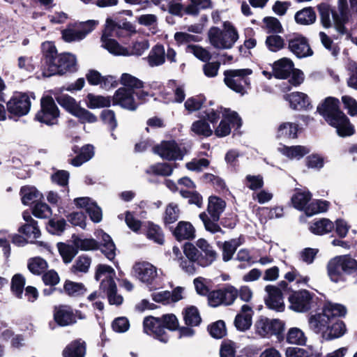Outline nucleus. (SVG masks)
I'll return each mask as SVG.
<instances>
[{"label":"nucleus","instance_id":"50","mask_svg":"<svg viewBox=\"0 0 357 357\" xmlns=\"http://www.w3.org/2000/svg\"><path fill=\"white\" fill-rule=\"evenodd\" d=\"M180 210L175 203H169L165 208L163 217V222L165 225H170L178 220L179 218Z\"/></svg>","mask_w":357,"mask_h":357},{"label":"nucleus","instance_id":"64","mask_svg":"<svg viewBox=\"0 0 357 357\" xmlns=\"http://www.w3.org/2000/svg\"><path fill=\"white\" fill-rule=\"evenodd\" d=\"M342 101L344 109L348 110V114L351 116H357V101L352 97L349 96H343Z\"/></svg>","mask_w":357,"mask_h":357},{"label":"nucleus","instance_id":"13","mask_svg":"<svg viewBox=\"0 0 357 357\" xmlns=\"http://www.w3.org/2000/svg\"><path fill=\"white\" fill-rule=\"evenodd\" d=\"M314 294L307 289L291 291L289 297L290 307L295 312H305L310 310Z\"/></svg>","mask_w":357,"mask_h":357},{"label":"nucleus","instance_id":"39","mask_svg":"<svg viewBox=\"0 0 357 357\" xmlns=\"http://www.w3.org/2000/svg\"><path fill=\"white\" fill-rule=\"evenodd\" d=\"M294 18L297 24H311L316 20V13L312 8L307 7L296 12Z\"/></svg>","mask_w":357,"mask_h":357},{"label":"nucleus","instance_id":"62","mask_svg":"<svg viewBox=\"0 0 357 357\" xmlns=\"http://www.w3.org/2000/svg\"><path fill=\"white\" fill-rule=\"evenodd\" d=\"M42 280L45 285L52 287L59 283L60 277L54 269H51L43 273Z\"/></svg>","mask_w":357,"mask_h":357},{"label":"nucleus","instance_id":"26","mask_svg":"<svg viewBox=\"0 0 357 357\" xmlns=\"http://www.w3.org/2000/svg\"><path fill=\"white\" fill-rule=\"evenodd\" d=\"M225 207L226 202L220 197L211 195L208 197L207 211L213 220H220V215L225 211Z\"/></svg>","mask_w":357,"mask_h":357},{"label":"nucleus","instance_id":"45","mask_svg":"<svg viewBox=\"0 0 357 357\" xmlns=\"http://www.w3.org/2000/svg\"><path fill=\"white\" fill-rule=\"evenodd\" d=\"M29 271L36 275H41L48 267L46 260L40 257L31 258L27 264Z\"/></svg>","mask_w":357,"mask_h":357},{"label":"nucleus","instance_id":"28","mask_svg":"<svg viewBox=\"0 0 357 357\" xmlns=\"http://www.w3.org/2000/svg\"><path fill=\"white\" fill-rule=\"evenodd\" d=\"M58 291L60 294H65L70 297H80L86 294L87 289L82 282L66 280L64 282L63 289H59Z\"/></svg>","mask_w":357,"mask_h":357},{"label":"nucleus","instance_id":"29","mask_svg":"<svg viewBox=\"0 0 357 357\" xmlns=\"http://www.w3.org/2000/svg\"><path fill=\"white\" fill-rule=\"evenodd\" d=\"M86 345L85 342L75 340L68 344L63 350V357H84Z\"/></svg>","mask_w":357,"mask_h":357},{"label":"nucleus","instance_id":"2","mask_svg":"<svg viewBox=\"0 0 357 357\" xmlns=\"http://www.w3.org/2000/svg\"><path fill=\"white\" fill-rule=\"evenodd\" d=\"M42 48V63L45 67L43 72L44 77L63 75L66 72L76 70V59L74 55L70 53L59 55L55 45L50 42L43 43Z\"/></svg>","mask_w":357,"mask_h":357},{"label":"nucleus","instance_id":"30","mask_svg":"<svg viewBox=\"0 0 357 357\" xmlns=\"http://www.w3.org/2000/svg\"><path fill=\"white\" fill-rule=\"evenodd\" d=\"M112 101V98L110 96L95 95L92 93H89L86 96V105L91 109L109 107L111 105Z\"/></svg>","mask_w":357,"mask_h":357},{"label":"nucleus","instance_id":"18","mask_svg":"<svg viewBox=\"0 0 357 357\" xmlns=\"http://www.w3.org/2000/svg\"><path fill=\"white\" fill-rule=\"evenodd\" d=\"M132 269L135 276L147 284H151L158 275L156 268L147 261L136 262Z\"/></svg>","mask_w":357,"mask_h":357},{"label":"nucleus","instance_id":"43","mask_svg":"<svg viewBox=\"0 0 357 357\" xmlns=\"http://www.w3.org/2000/svg\"><path fill=\"white\" fill-rule=\"evenodd\" d=\"M91 264V258L86 255H82L77 258L70 271L75 275L77 274L78 272L86 273L89 271Z\"/></svg>","mask_w":357,"mask_h":357},{"label":"nucleus","instance_id":"53","mask_svg":"<svg viewBox=\"0 0 357 357\" xmlns=\"http://www.w3.org/2000/svg\"><path fill=\"white\" fill-rule=\"evenodd\" d=\"M206 100V97L203 94L190 97L185 102V108L189 112L198 111L201 109Z\"/></svg>","mask_w":357,"mask_h":357},{"label":"nucleus","instance_id":"1","mask_svg":"<svg viewBox=\"0 0 357 357\" xmlns=\"http://www.w3.org/2000/svg\"><path fill=\"white\" fill-rule=\"evenodd\" d=\"M346 314L344 305L326 301L323 303L321 312L310 317V328L316 333L321 332L323 338L326 341L341 337L346 333L347 327L339 318L344 317Z\"/></svg>","mask_w":357,"mask_h":357},{"label":"nucleus","instance_id":"61","mask_svg":"<svg viewBox=\"0 0 357 357\" xmlns=\"http://www.w3.org/2000/svg\"><path fill=\"white\" fill-rule=\"evenodd\" d=\"M47 212L51 213L50 207L46 203L40 201L36 202L32 208V214L38 218H46L47 217Z\"/></svg>","mask_w":357,"mask_h":357},{"label":"nucleus","instance_id":"6","mask_svg":"<svg viewBox=\"0 0 357 357\" xmlns=\"http://www.w3.org/2000/svg\"><path fill=\"white\" fill-rule=\"evenodd\" d=\"M224 31L217 26H212L208 32L211 45L217 49H231L238 39L236 29L229 21L223 23Z\"/></svg>","mask_w":357,"mask_h":357},{"label":"nucleus","instance_id":"31","mask_svg":"<svg viewBox=\"0 0 357 357\" xmlns=\"http://www.w3.org/2000/svg\"><path fill=\"white\" fill-rule=\"evenodd\" d=\"M298 125L295 123L284 122L280 124L277 129V139H296L298 137Z\"/></svg>","mask_w":357,"mask_h":357},{"label":"nucleus","instance_id":"7","mask_svg":"<svg viewBox=\"0 0 357 357\" xmlns=\"http://www.w3.org/2000/svg\"><path fill=\"white\" fill-rule=\"evenodd\" d=\"M356 259L349 255L336 256L327 264V273L331 280L337 283L346 280V275L354 274Z\"/></svg>","mask_w":357,"mask_h":357},{"label":"nucleus","instance_id":"9","mask_svg":"<svg viewBox=\"0 0 357 357\" xmlns=\"http://www.w3.org/2000/svg\"><path fill=\"white\" fill-rule=\"evenodd\" d=\"M257 333L264 337L275 336L279 342L284 340L285 323L279 319L261 316L255 323Z\"/></svg>","mask_w":357,"mask_h":357},{"label":"nucleus","instance_id":"10","mask_svg":"<svg viewBox=\"0 0 357 357\" xmlns=\"http://www.w3.org/2000/svg\"><path fill=\"white\" fill-rule=\"evenodd\" d=\"M31 106L28 93L15 91L6 102V110L10 115L20 118L26 115Z\"/></svg>","mask_w":357,"mask_h":357},{"label":"nucleus","instance_id":"19","mask_svg":"<svg viewBox=\"0 0 357 357\" xmlns=\"http://www.w3.org/2000/svg\"><path fill=\"white\" fill-rule=\"evenodd\" d=\"M284 99L289 102V107L294 110L309 111L312 109L309 96L303 92L295 91L284 95Z\"/></svg>","mask_w":357,"mask_h":357},{"label":"nucleus","instance_id":"15","mask_svg":"<svg viewBox=\"0 0 357 357\" xmlns=\"http://www.w3.org/2000/svg\"><path fill=\"white\" fill-rule=\"evenodd\" d=\"M317 111L329 123L343 113L340 109V100L335 97L326 98L318 106Z\"/></svg>","mask_w":357,"mask_h":357},{"label":"nucleus","instance_id":"40","mask_svg":"<svg viewBox=\"0 0 357 357\" xmlns=\"http://www.w3.org/2000/svg\"><path fill=\"white\" fill-rule=\"evenodd\" d=\"M101 42L102 46L114 55H129L128 50L121 45L115 39L109 38Z\"/></svg>","mask_w":357,"mask_h":357},{"label":"nucleus","instance_id":"57","mask_svg":"<svg viewBox=\"0 0 357 357\" xmlns=\"http://www.w3.org/2000/svg\"><path fill=\"white\" fill-rule=\"evenodd\" d=\"M222 300L224 305H230L234 303L236 298L238 297V290L231 284H225L222 288Z\"/></svg>","mask_w":357,"mask_h":357},{"label":"nucleus","instance_id":"49","mask_svg":"<svg viewBox=\"0 0 357 357\" xmlns=\"http://www.w3.org/2000/svg\"><path fill=\"white\" fill-rule=\"evenodd\" d=\"M207 330L210 335L215 339H221L227 335L226 325L222 320H218L209 324Z\"/></svg>","mask_w":357,"mask_h":357},{"label":"nucleus","instance_id":"48","mask_svg":"<svg viewBox=\"0 0 357 357\" xmlns=\"http://www.w3.org/2000/svg\"><path fill=\"white\" fill-rule=\"evenodd\" d=\"M76 23L69 24L68 27L61 31V37L65 42L72 43L77 40H81L86 37V33L79 31H75L70 29V26H75Z\"/></svg>","mask_w":357,"mask_h":357},{"label":"nucleus","instance_id":"16","mask_svg":"<svg viewBox=\"0 0 357 357\" xmlns=\"http://www.w3.org/2000/svg\"><path fill=\"white\" fill-rule=\"evenodd\" d=\"M196 245L199 248V255L197 258V264L199 266L207 267L216 260L218 255L206 239L199 238L196 241Z\"/></svg>","mask_w":357,"mask_h":357},{"label":"nucleus","instance_id":"54","mask_svg":"<svg viewBox=\"0 0 357 357\" xmlns=\"http://www.w3.org/2000/svg\"><path fill=\"white\" fill-rule=\"evenodd\" d=\"M202 179L206 183H212L213 188L217 192H223L227 188L225 181L220 176H215L213 174L205 173L202 176Z\"/></svg>","mask_w":357,"mask_h":357},{"label":"nucleus","instance_id":"23","mask_svg":"<svg viewBox=\"0 0 357 357\" xmlns=\"http://www.w3.org/2000/svg\"><path fill=\"white\" fill-rule=\"evenodd\" d=\"M294 66V62L290 59L283 57L273 63L272 66L273 75L276 79H287L290 77Z\"/></svg>","mask_w":357,"mask_h":357},{"label":"nucleus","instance_id":"11","mask_svg":"<svg viewBox=\"0 0 357 357\" xmlns=\"http://www.w3.org/2000/svg\"><path fill=\"white\" fill-rule=\"evenodd\" d=\"M288 49L297 58L302 59L313 55L308 40L301 33H294L287 38Z\"/></svg>","mask_w":357,"mask_h":357},{"label":"nucleus","instance_id":"55","mask_svg":"<svg viewBox=\"0 0 357 357\" xmlns=\"http://www.w3.org/2000/svg\"><path fill=\"white\" fill-rule=\"evenodd\" d=\"M263 22L265 24L268 33L278 34L284 31L280 22L275 17H265L263 19Z\"/></svg>","mask_w":357,"mask_h":357},{"label":"nucleus","instance_id":"60","mask_svg":"<svg viewBox=\"0 0 357 357\" xmlns=\"http://www.w3.org/2000/svg\"><path fill=\"white\" fill-rule=\"evenodd\" d=\"M18 232L23 234L27 238H30L31 234L34 239H37L40 236V231L38 225H35L33 224H24L19 227Z\"/></svg>","mask_w":357,"mask_h":357},{"label":"nucleus","instance_id":"32","mask_svg":"<svg viewBox=\"0 0 357 357\" xmlns=\"http://www.w3.org/2000/svg\"><path fill=\"white\" fill-rule=\"evenodd\" d=\"M147 61L150 66H158L165 62V51L164 45L157 43L154 45L147 56Z\"/></svg>","mask_w":357,"mask_h":357},{"label":"nucleus","instance_id":"59","mask_svg":"<svg viewBox=\"0 0 357 357\" xmlns=\"http://www.w3.org/2000/svg\"><path fill=\"white\" fill-rule=\"evenodd\" d=\"M187 51L192 53L195 56L203 62H207L211 58L210 52L199 45H188Z\"/></svg>","mask_w":357,"mask_h":357},{"label":"nucleus","instance_id":"8","mask_svg":"<svg viewBox=\"0 0 357 357\" xmlns=\"http://www.w3.org/2000/svg\"><path fill=\"white\" fill-rule=\"evenodd\" d=\"M61 111L50 95H43L40 100V109L35 114L33 120L47 126H58Z\"/></svg>","mask_w":357,"mask_h":357},{"label":"nucleus","instance_id":"3","mask_svg":"<svg viewBox=\"0 0 357 357\" xmlns=\"http://www.w3.org/2000/svg\"><path fill=\"white\" fill-rule=\"evenodd\" d=\"M179 328V321L174 314H164L160 317L148 316L143 320V331L146 335L166 344L169 335L165 329L176 331Z\"/></svg>","mask_w":357,"mask_h":357},{"label":"nucleus","instance_id":"12","mask_svg":"<svg viewBox=\"0 0 357 357\" xmlns=\"http://www.w3.org/2000/svg\"><path fill=\"white\" fill-rule=\"evenodd\" d=\"M153 152L169 161L182 160L184 154L175 140H162L153 148Z\"/></svg>","mask_w":357,"mask_h":357},{"label":"nucleus","instance_id":"35","mask_svg":"<svg viewBox=\"0 0 357 357\" xmlns=\"http://www.w3.org/2000/svg\"><path fill=\"white\" fill-rule=\"evenodd\" d=\"M73 243L77 248V250L84 251L100 250V244L93 238H81L78 235L73 234L72 235Z\"/></svg>","mask_w":357,"mask_h":357},{"label":"nucleus","instance_id":"52","mask_svg":"<svg viewBox=\"0 0 357 357\" xmlns=\"http://www.w3.org/2000/svg\"><path fill=\"white\" fill-rule=\"evenodd\" d=\"M286 340L289 344L305 345L306 342V337L304 333L298 328H291L289 330Z\"/></svg>","mask_w":357,"mask_h":357},{"label":"nucleus","instance_id":"58","mask_svg":"<svg viewBox=\"0 0 357 357\" xmlns=\"http://www.w3.org/2000/svg\"><path fill=\"white\" fill-rule=\"evenodd\" d=\"M234 324L238 331H245L251 326L252 316L251 314L238 313L235 317Z\"/></svg>","mask_w":357,"mask_h":357},{"label":"nucleus","instance_id":"47","mask_svg":"<svg viewBox=\"0 0 357 357\" xmlns=\"http://www.w3.org/2000/svg\"><path fill=\"white\" fill-rule=\"evenodd\" d=\"M191 130L197 135L208 137L213 135V130L205 119L195 121L192 123Z\"/></svg>","mask_w":357,"mask_h":357},{"label":"nucleus","instance_id":"27","mask_svg":"<svg viewBox=\"0 0 357 357\" xmlns=\"http://www.w3.org/2000/svg\"><path fill=\"white\" fill-rule=\"evenodd\" d=\"M312 193L310 191H302L301 189H296L295 192L291 197L292 206L298 211H303L305 213L307 207L312 199Z\"/></svg>","mask_w":357,"mask_h":357},{"label":"nucleus","instance_id":"37","mask_svg":"<svg viewBox=\"0 0 357 357\" xmlns=\"http://www.w3.org/2000/svg\"><path fill=\"white\" fill-rule=\"evenodd\" d=\"M102 243H100V246H102V248H100V250L101 252L109 261H113L116 256V253H115L116 245H115L114 241H112L111 236L108 234L104 232L103 231H102Z\"/></svg>","mask_w":357,"mask_h":357},{"label":"nucleus","instance_id":"42","mask_svg":"<svg viewBox=\"0 0 357 357\" xmlns=\"http://www.w3.org/2000/svg\"><path fill=\"white\" fill-rule=\"evenodd\" d=\"M330 202L327 200L316 199L308 204L305 215L307 217L326 212L328 210Z\"/></svg>","mask_w":357,"mask_h":357},{"label":"nucleus","instance_id":"14","mask_svg":"<svg viewBox=\"0 0 357 357\" xmlns=\"http://www.w3.org/2000/svg\"><path fill=\"white\" fill-rule=\"evenodd\" d=\"M225 112L223 114L222 119L215 130V135L218 137L229 135L231 132V126L236 127V129L242 126V119L236 112L226 109Z\"/></svg>","mask_w":357,"mask_h":357},{"label":"nucleus","instance_id":"24","mask_svg":"<svg viewBox=\"0 0 357 357\" xmlns=\"http://www.w3.org/2000/svg\"><path fill=\"white\" fill-rule=\"evenodd\" d=\"M140 234L145 235L149 240L158 245H162L165 243V236L162 229L159 225L153 222H144L142 231H141Z\"/></svg>","mask_w":357,"mask_h":357},{"label":"nucleus","instance_id":"44","mask_svg":"<svg viewBox=\"0 0 357 357\" xmlns=\"http://www.w3.org/2000/svg\"><path fill=\"white\" fill-rule=\"evenodd\" d=\"M174 167L167 162H158L150 166L149 169L146 170L147 174L169 176L172 175Z\"/></svg>","mask_w":357,"mask_h":357},{"label":"nucleus","instance_id":"25","mask_svg":"<svg viewBox=\"0 0 357 357\" xmlns=\"http://www.w3.org/2000/svg\"><path fill=\"white\" fill-rule=\"evenodd\" d=\"M172 234L178 241H191L195 238V229L190 222L180 221L173 230Z\"/></svg>","mask_w":357,"mask_h":357},{"label":"nucleus","instance_id":"20","mask_svg":"<svg viewBox=\"0 0 357 357\" xmlns=\"http://www.w3.org/2000/svg\"><path fill=\"white\" fill-rule=\"evenodd\" d=\"M265 290L268 293V297L264 300L267 307L277 312H283L284 310V304L280 289L268 284L266 286Z\"/></svg>","mask_w":357,"mask_h":357},{"label":"nucleus","instance_id":"17","mask_svg":"<svg viewBox=\"0 0 357 357\" xmlns=\"http://www.w3.org/2000/svg\"><path fill=\"white\" fill-rule=\"evenodd\" d=\"M53 317L56 324L61 327L71 326L77 323V320L74 317L73 309L68 305L54 306Z\"/></svg>","mask_w":357,"mask_h":357},{"label":"nucleus","instance_id":"5","mask_svg":"<svg viewBox=\"0 0 357 357\" xmlns=\"http://www.w3.org/2000/svg\"><path fill=\"white\" fill-rule=\"evenodd\" d=\"M64 88L50 90L56 102L66 112L77 118L81 123H93L98 121L97 116L86 109L82 107L75 98L68 94L63 93Z\"/></svg>","mask_w":357,"mask_h":357},{"label":"nucleus","instance_id":"38","mask_svg":"<svg viewBox=\"0 0 357 357\" xmlns=\"http://www.w3.org/2000/svg\"><path fill=\"white\" fill-rule=\"evenodd\" d=\"M59 252L62 257L64 264H69L78 253L75 245H68L65 243L59 242L56 245Z\"/></svg>","mask_w":357,"mask_h":357},{"label":"nucleus","instance_id":"21","mask_svg":"<svg viewBox=\"0 0 357 357\" xmlns=\"http://www.w3.org/2000/svg\"><path fill=\"white\" fill-rule=\"evenodd\" d=\"M100 289L107 293L110 305H120L123 301L121 295L117 294V287L112 276H108L100 284Z\"/></svg>","mask_w":357,"mask_h":357},{"label":"nucleus","instance_id":"41","mask_svg":"<svg viewBox=\"0 0 357 357\" xmlns=\"http://www.w3.org/2000/svg\"><path fill=\"white\" fill-rule=\"evenodd\" d=\"M25 284V278L22 274L16 273L13 276L10 283V291L16 298L19 299L22 298Z\"/></svg>","mask_w":357,"mask_h":357},{"label":"nucleus","instance_id":"22","mask_svg":"<svg viewBox=\"0 0 357 357\" xmlns=\"http://www.w3.org/2000/svg\"><path fill=\"white\" fill-rule=\"evenodd\" d=\"M328 124L336 128L337 135L341 137H350L356 132L354 126L344 112Z\"/></svg>","mask_w":357,"mask_h":357},{"label":"nucleus","instance_id":"33","mask_svg":"<svg viewBox=\"0 0 357 357\" xmlns=\"http://www.w3.org/2000/svg\"><path fill=\"white\" fill-rule=\"evenodd\" d=\"M20 193L22 196V202L24 205H29L31 203L35 204L43 197V194L34 186H22Z\"/></svg>","mask_w":357,"mask_h":357},{"label":"nucleus","instance_id":"36","mask_svg":"<svg viewBox=\"0 0 357 357\" xmlns=\"http://www.w3.org/2000/svg\"><path fill=\"white\" fill-rule=\"evenodd\" d=\"M183 314L184 322L188 326H197L202 321L199 310L194 305L185 307L183 311Z\"/></svg>","mask_w":357,"mask_h":357},{"label":"nucleus","instance_id":"63","mask_svg":"<svg viewBox=\"0 0 357 357\" xmlns=\"http://www.w3.org/2000/svg\"><path fill=\"white\" fill-rule=\"evenodd\" d=\"M112 328L116 333H125L130 328L129 320L125 317H117L112 321Z\"/></svg>","mask_w":357,"mask_h":357},{"label":"nucleus","instance_id":"34","mask_svg":"<svg viewBox=\"0 0 357 357\" xmlns=\"http://www.w3.org/2000/svg\"><path fill=\"white\" fill-rule=\"evenodd\" d=\"M334 223L328 218H321L314 221L310 226V231L318 236L329 234L334 229Z\"/></svg>","mask_w":357,"mask_h":357},{"label":"nucleus","instance_id":"46","mask_svg":"<svg viewBox=\"0 0 357 357\" xmlns=\"http://www.w3.org/2000/svg\"><path fill=\"white\" fill-rule=\"evenodd\" d=\"M310 152V149L305 146L296 145L287 146H284L282 153L290 159L296 158L298 160L302 158Z\"/></svg>","mask_w":357,"mask_h":357},{"label":"nucleus","instance_id":"51","mask_svg":"<svg viewBox=\"0 0 357 357\" xmlns=\"http://www.w3.org/2000/svg\"><path fill=\"white\" fill-rule=\"evenodd\" d=\"M265 44L268 50L273 52H277L285 47L284 40L278 34L267 36Z\"/></svg>","mask_w":357,"mask_h":357},{"label":"nucleus","instance_id":"4","mask_svg":"<svg viewBox=\"0 0 357 357\" xmlns=\"http://www.w3.org/2000/svg\"><path fill=\"white\" fill-rule=\"evenodd\" d=\"M119 82L124 86L115 91L112 97V105H119L129 111H135L138 104L134 98L135 90L143 89L144 83L137 77L126 73L121 75Z\"/></svg>","mask_w":357,"mask_h":357},{"label":"nucleus","instance_id":"56","mask_svg":"<svg viewBox=\"0 0 357 357\" xmlns=\"http://www.w3.org/2000/svg\"><path fill=\"white\" fill-rule=\"evenodd\" d=\"M199 218L204 223V227L206 231L215 234L217 232H220L224 234L225 231L221 229L220 225L218 224V221H215L211 217H208L205 212H202L199 214Z\"/></svg>","mask_w":357,"mask_h":357}]
</instances>
